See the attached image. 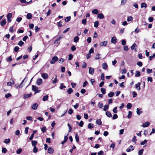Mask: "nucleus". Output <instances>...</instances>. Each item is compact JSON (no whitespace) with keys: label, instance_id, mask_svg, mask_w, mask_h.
<instances>
[{"label":"nucleus","instance_id":"20e7f679","mask_svg":"<svg viewBox=\"0 0 155 155\" xmlns=\"http://www.w3.org/2000/svg\"><path fill=\"white\" fill-rule=\"evenodd\" d=\"M38 105L37 103L33 104L31 106L32 108L34 110H36L37 109Z\"/></svg>","mask_w":155,"mask_h":155},{"label":"nucleus","instance_id":"f257e3e1","mask_svg":"<svg viewBox=\"0 0 155 155\" xmlns=\"http://www.w3.org/2000/svg\"><path fill=\"white\" fill-rule=\"evenodd\" d=\"M52 61H51L50 63L51 64H54L58 60V58L57 56H54L52 58Z\"/></svg>","mask_w":155,"mask_h":155},{"label":"nucleus","instance_id":"c9c22d12","mask_svg":"<svg viewBox=\"0 0 155 155\" xmlns=\"http://www.w3.org/2000/svg\"><path fill=\"white\" fill-rule=\"evenodd\" d=\"M99 22L97 21H95L94 22V27L95 28H97L98 26Z\"/></svg>","mask_w":155,"mask_h":155},{"label":"nucleus","instance_id":"2f4dec72","mask_svg":"<svg viewBox=\"0 0 155 155\" xmlns=\"http://www.w3.org/2000/svg\"><path fill=\"white\" fill-rule=\"evenodd\" d=\"M101 91L103 94H105L106 93L105 89L104 87L101 88Z\"/></svg>","mask_w":155,"mask_h":155},{"label":"nucleus","instance_id":"f8f14e48","mask_svg":"<svg viewBox=\"0 0 155 155\" xmlns=\"http://www.w3.org/2000/svg\"><path fill=\"white\" fill-rule=\"evenodd\" d=\"M97 17L99 19H102L104 18V16L102 13L98 14Z\"/></svg>","mask_w":155,"mask_h":155},{"label":"nucleus","instance_id":"cd10ccee","mask_svg":"<svg viewBox=\"0 0 155 155\" xmlns=\"http://www.w3.org/2000/svg\"><path fill=\"white\" fill-rule=\"evenodd\" d=\"M106 114L108 117H110L112 116L111 113L108 111H107L106 112Z\"/></svg>","mask_w":155,"mask_h":155},{"label":"nucleus","instance_id":"f03ea898","mask_svg":"<svg viewBox=\"0 0 155 155\" xmlns=\"http://www.w3.org/2000/svg\"><path fill=\"white\" fill-rule=\"evenodd\" d=\"M37 85L39 86L42 83V80L41 78L38 79L36 81Z\"/></svg>","mask_w":155,"mask_h":155},{"label":"nucleus","instance_id":"f3484780","mask_svg":"<svg viewBox=\"0 0 155 155\" xmlns=\"http://www.w3.org/2000/svg\"><path fill=\"white\" fill-rule=\"evenodd\" d=\"M96 123L97 124H98L99 125H101L102 124V122L101 119H99L97 120H96Z\"/></svg>","mask_w":155,"mask_h":155},{"label":"nucleus","instance_id":"2eb2a0df","mask_svg":"<svg viewBox=\"0 0 155 155\" xmlns=\"http://www.w3.org/2000/svg\"><path fill=\"white\" fill-rule=\"evenodd\" d=\"M32 15L30 13L27 14L26 15V18L27 19H30L32 18Z\"/></svg>","mask_w":155,"mask_h":155},{"label":"nucleus","instance_id":"5701e85b","mask_svg":"<svg viewBox=\"0 0 155 155\" xmlns=\"http://www.w3.org/2000/svg\"><path fill=\"white\" fill-rule=\"evenodd\" d=\"M31 94L30 93V94H25L24 96V98L26 99L30 97L31 96Z\"/></svg>","mask_w":155,"mask_h":155},{"label":"nucleus","instance_id":"423d86ee","mask_svg":"<svg viewBox=\"0 0 155 155\" xmlns=\"http://www.w3.org/2000/svg\"><path fill=\"white\" fill-rule=\"evenodd\" d=\"M150 123L149 122L147 121L143 124L142 126L143 127H148L150 125Z\"/></svg>","mask_w":155,"mask_h":155},{"label":"nucleus","instance_id":"7c9ffc66","mask_svg":"<svg viewBox=\"0 0 155 155\" xmlns=\"http://www.w3.org/2000/svg\"><path fill=\"white\" fill-rule=\"evenodd\" d=\"M38 89V87L36 86L33 85L32 86V90L34 91H36V90H37V89Z\"/></svg>","mask_w":155,"mask_h":155},{"label":"nucleus","instance_id":"6e6552de","mask_svg":"<svg viewBox=\"0 0 155 155\" xmlns=\"http://www.w3.org/2000/svg\"><path fill=\"white\" fill-rule=\"evenodd\" d=\"M140 83L139 82L137 83V84H135V87L137 89L138 91H140Z\"/></svg>","mask_w":155,"mask_h":155},{"label":"nucleus","instance_id":"58836bf2","mask_svg":"<svg viewBox=\"0 0 155 155\" xmlns=\"http://www.w3.org/2000/svg\"><path fill=\"white\" fill-rule=\"evenodd\" d=\"M137 45L136 44L134 43L131 47V49L132 50H133L134 49L135 47H137Z\"/></svg>","mask_w":155,"mask_h":155},{"label":"nucleus","instance_id":"f704fd0d","mask_svg":"<svg viewBox=\"0 0 155 155\" xmlns=\"http://www.w3.org/2000/svg\"><path fill=\"white\" fill-rule=\"evenodd\" d=\"M114 94V92H110L108 94V95L109 97H113Z\"/></svg>","mask_w":155,"mask_h":155},{"label":"nucleus","instance_id":"6ab92c4d","mask_svg":"<svg viewBox=\"0 0 155 155\" xmlns=\"http://www.w3.org/2000/svg\"><path fill=\"white\" fill-rule=\"evenodd\" d=\"M6 21L5 19L2 20L0 23L1 25L3 26L6 23Z\"/></svg>","mask_w":155,"mask_h":155},{"label":"nucleus","instance_id":"b1692460","mask_svg":"<svg viewBox=\"0 0 155 155\" xmlns=\"http://www.w3.org/2000/svg\"><path fill=\"white\" fill-rule=\"evenodd\" d=\"M109 107V106L108 105H105L104 107V108H103V110L104 111H106Z\"/></svg>","mask_w":155,"mask_h":155},{"label":"nucleus","instance_id":"9d476101","mask_svg":"<svg viewBox=\"0 0 155 155\" xmlns=\"http://www.w3.org/2000/svg\"><path fill=\"white\" fill-rule=\"evenodd\" d=\"M134 150V148L133 147L132 145H130L128 148L126 149V151L127 152H130L131 150Z\"/></svg>","mask_w":155,"mask_h":155},{"label":"nucleus","instance_id":"0eeeda50","mask_svg":"<svg viewBox=\"0 0 155 155\" xmlns=\"http://www.w3.org/2000/svg\"><path fill=\"white\" fill-rule=\"evenodd\" d=\"M94 68L90 67L89 68V73L91 74H93L94 73Z\"/></svg>","mask_w":155,"mask_h":155},{"label":"nucleus","instance_id":"49530a36","mask_svg":"<svg viewBox=\"0 0 155 155\" xmlns=\"http://www.w3.org/2000/svg\"><path fill=\"white\" fill-rule=\"evenodd\" d=\"M38 150V148H37L36 146L34 147L33 150V152L34 153H36L37 152Z\"/></svg>","mask_w":155,"mask_h":155},{"label":"nucleus","instance_id":"1a4fd4ad","mask_svg":"<svg viewBox=\"0 0 155 155\" xmlns=\"http://www.w3.org/2000/svg\"><path fill=\"white\" fill-rule=\"evenodd\" d=\"M107 41H104L102 42H101L100 44V45L101 46H105L107 44Z\"/></svg>","mask_w":155,"mask_h":155},{"label":"nucleus","instance_id":"774afa93","mask_svg":"<svg viewBox=\"0 0 155 155\" xmlns=\"http://www.w3.org/2000/svg\"><path fill=\"white\" fill-rule=\"evenodd\" d=\"M103 107V103H101L100 102L99 103L98 107L100 108H101Z\"/></svg>","mask_w":155,"mask_h":155},{"label":"nucleus","instance_id":"de8ad7c7","mask_svg":"<svg viewBox=\"0 0 155 155\" xmlns=\"http://www.w3.org/2000/svg\"><path fill=\"white\" fill-rule=\"evenodd\" d=\"M22 151V149L21 148H19L16 151V152L18 154H19L21 153Z\"/></svg>","mask_w":155,"mask_h":155},{"label":"nucleus","instance_id":"a211bd4d","mask_svg":"<svg viewBox=\"0 0 155 155\" xmlns=\"http://www.w3.org/2000/svg\"><path fill=\"white\" fill-rule=\"evenodd\" d=\"M102 68L104 69H106L107 67V64L106 63H104L102 65Z\"/></svg>","mask_w":155,"mask_h":155},{"label":"nucleus","instance_id":"e2e57ef3","mask_svg":"<svg viewBox=\"0 0 155 155\" xmlns=\"http://www.w3.org/2000/svg\"><path fill=\"white\" fill-rule=\"evenodd\" d=\"M91 38L90 37H88L87 39V41L89 43L91 42Z\"/></svg>","mask_w":155,"mask_h":155},{"label":"nucleus","instance_id":"aec40b11","mask_svg":"<svg viewBox=\"0 0 155 155\" xmlns=\"http://www.w3.org/2000/svg\"><path fill=\"white\" fill-rule=\"evenodd\" d=\"M140 76V72L138 71H136L135 74V76L136 77H139Z\"/></svg>","mask_w":155,"mask_h":155},{"label":"nucleus","instance_id":"393cba45","mask_svg":"<svg viewBox=\"0 0 155 155\" xmlns=\"http://www.w3.org/2000/svg\"><path fill=\"white\" fill-rule=\"evenodd\" d=\"M92 12L93 14H97L98 13V10L97 9H94L92 11Z\"/></svg>","mask_w":155,"mask_h":155},{"label":"nucleus","instance_id":"864d4df0","mask_svg":"<svg viewBox=\"0 0 155 155\" xmlns=\"http://www.w3.org/2000/svg\"><path fill=\"white\" fill-rule=\"evenodd\" d=\"M41 131H42V132L43 133H45L46 131V127H43L41 128Z\"/></svg>","mask_w":155,"mask_h":155},{"label":"nucleus","instance_id":"bf43d9fd","mask_svg":"<svg viewBox=\"0 0 155 155\" xmlns=\"http://www.w3.org/2000/svg\"><path fill=\"white\" fill-rule=\"evenodd\" d=\"M66 86H63V83H61V84L60 86V88L61 89H62L64 88H65Z\"/></svg>","mask_w":155,"mask_h":155},{"label":"nucleus","instance_id":"e433bc0d","mask_svg":"<svg viewBox=\"0 0 155 155\" xmlns=\"http://www.w3.org/2000/svg\"><path fill=\"white\" fill-rule=\"evenodd\" d=\"M132 116V113L131 111H129L128 112V114L127 115V117L128 118H130Z\"/></svg>","mask_w":155,"mask_h":155},{"label":"nucleus","instance_id":"a18cd8bd","mask_svg":"<svg viewBox=\"0 0 155 155\" xmlns=\"http://www.w3.org/2000/svg\"><path fill=\"white\" fill-rule=\"evenodd\" d=\"M71 19V17L68 16L66 17V19H65V21L66 22H68L70 21Z\"/></svg>","mask_w":155,"mask_h":155},{"label":"nucleus","instance_id":"603ef678","mask_svg":"<svg viewBox=\"0 0 155 155\" xmlns=\"http://www.w3.org/2000/svg\"><path fill=\"white\" fill-rule=\"evenodd\" d=\"M11 96V94L9 93H7L5 94V97L6 98H8Z\"/></svg>","mask_w":155,"mask_h":155},{"label":"nucleus","instance_id":"3c124183","mask_svg":"<svg viewBox=\"0 0 155 155\" xmlns=\"http://www.w3.org/2000/svg\"><path fill=\"white\" fill-rule=\"evenodd\" d=\"M155 58V54H153L152 56H150L149 57V59L150 61L152 60L153 59Z\"/></svg>","mask_w":155,"mask_h":155},{"label":"nucleus","instance_id":"338daca9","mask_svg":"<svg viewBox=\"0 0 155 155\" xmlns=\"http://www.w3.org/2000/svg\"><path fill=\"white\" fill-rule=\"evenodd\" d=\"M84 123L82 120H81L79 124V126L81 127H82L83 126Z\"/></svg>","mask_w":155,"mask_h":155},{"label":"nucleus","instance_id":"ea45409f","mask_svg":"<svg viewBox=\"0 0 155 155\" xmlns=\"http://www.w3.org/2000/svg\"><path fill=\"white\" fill-rule=\"evenodd\" d=\"M141 6L142 8H146L147 5L145 3H142L141 4Z\"/></svg>","mask_w":155,"mask_h":155},{"label":"nucleus","instance_id":"bb28decb","mask_svg":"<svg viewBox=\"0 0 155 155\" xmlns=\"http://www.w3.org/2000/svg\"><path fill=\"white\" fill-rule=\"evenodd\" d=\"M4 142L5 143H8L10 142V139L9 138L6 139L5 140Z\"/></svg>","mask_w":155,"mask_h":155},{"label":"nucleus","instance_id":"a19ab883","mask_svg":"<svg viewBox=\"0 0 155 155\" xmlns=\"http://www.w3.org/2000/svg\"><path fill=\"white\" fill-rule=\"evenodd\" d=\"M6 60L8 62H10L12 60V56H10L8 58H6Z\"/></svg>","mask_w":155,"mask_h":155},{"label":"nucleus","instance_id":"c756f323","mask_svg":"<svg viewBox=\"0 0 155 155\" xmlns=\"http://www.w3.org/2000/svg\"><path fill=\"white\" fill-rule=\"evenodd\" d=\"M79 38L78 36H75L74 38V41L75 42H77L78 41Z\"/></svg>","mask_w":155,"mask_h":155},{"label":"nucleus","instance_id":"8fccbe9b","mask_svg":"<svg viewBox=\"0 0 155 155\" xmlns=\"http://www.w3.org/2000/svg\"><path fill=\"white\" fill-rule=\"evenodd\" d=\"M133 20V18L131 16L128 17L127 18V20L128 21H131Z\"/></svg>","mask_w":155,"mask_h":155},{"label":"nucleus","instance_id":"dca6fc26","mask_svg":"<svg viewBox=\"0 0 155 155\" xmlns=\"http://www.w3.org/2000/svg\"><path fill=\"white\" fill-rule=\"evenodd\" d=\"M75 139L76 140V141L77 143H78L79 142V137L78 135V133H76L75 134Z\"/></svg>","mask_w":155,"mask_h":155},{"label":"nucleus","instance_id":"4c0bfd02","mask_svg":"<svg viewBox=\"0 0 155 155\" xmlns=\"http://www.w3.org/2000/svg\"><path fill=\"white\" fill-rule=\"evenodd\" d=\"M101 58V54H97L95 57V59H98Z\"/></svg>","mask_w":155,"mask_h":155},{"label":"nucleus","instance_id":"37998d69","mask_svg":"<svg viewBox=\"0 0 155 155\" xmlns=\"http://www.w3.org/2000/svg\"><path fill=\"white\" fill-rule=\"evenodd\" d=\"M147 142V140H144L141 142L140 144L141 145H143L146 144Z\"/></svg>","mask_w":155,"mask_h":155},{"label":"nucleus","instance_id":"5fc2aeb1","mask_svg":"<svg viewBox=\"0 0 155 155\" xmlns=\"http://www.w3.org/2000/svg\"><path fill=\"white\" fill-rule=\"evenodd\" d=\"M7 150L5 148V147H4V148H2V152L3 153H5L6 152H7Z\"/></svg>","mask_w":155,"mask_h":155},{"label":"nucleus","instance_id":"ddd939ff","mask_svg":"<svg viewBox=\"0 0 155 155\" xmlns=\"http://www.w3.org/2000/svg\"><path fill=\"white\" fill-rule=\"evenodd\" d=\"M142 113V111L141 109H139V108L137 109V113L138 115H140Z\"/></svg>","mask_w":155,"mask_h":155},{"label":"nucleus","instance_id":"a878e982","mask_svg":"<svg viewBox=\"0 0 155 155\" xmlns=\"http://www.w3.org/2000/svg\"><path fill=\"white\" fill-rule=\"evenodd\" d=\"M73 89L70 88L67 90V92L69 94H70L73 92Z\"/></svg>","mask_w":155,"mask_h":155},{"label":"nucleus","instance_id":"7ed1b4c3","mask_svg":"<svg viewBox=\"0 0 155 155\" xmlns=\"http://www.w3.org/2000/svg\"><path fill=\"white\" fill-rule=\"evenodd\" d=\"M54 152L53 149L51 147H49L48 150V152L50 154H52Z\"/></svg>","mask_w":155,"mask_h":155},{"label":"nucleus","instance_id":"79ce46f5","mask_svg":"<svg viewBox=\"0 0 155 155\" xmlns=\"http://www.w3.org/2000/svg\"><path fill=\"white\" fill-rule=\"evenodd\" d=\"M93 124L91 123H89L88 125V127L89 129H91L93 127Z\"/></svg>","mask_w":155,"mask_h":155},{"label":"nucleus","instance_id":"412c9836","mask_svg":"<svg viewBox=\"0 0 155 155\" xmlns=\"http://www.w3.org/2000/svg\"><path fill=\"white\" fill-rule=\"evenodd\" d=\"M132 105L130 103H128L127 105V109H130L132 107Z\"/></svg>","mask_w":155,"mask_h":155},{"label":"nucleus","instance_id":"052dcab7","mask_svg":"<svg viewBox=\"0 0 155 155\" xmlns=\"http://www.w3.org/2000/svg\"><path fill=\"white\" fill-rule=\"evenodd\" d=\"M117 107H115L113 110V112L114 113H117Z\"/></svg>","mask_w":155,"mask_h":155},{"label":"nucleus","instance_id":"72a5a7b5","mask_svg":"<svg viewBox=\"0 0 155 155\" xmlns=\"http://www.w3.org/2000/svg\"><path fill=\"white\" fill-rule=\"evenodd\" d=\"M51 80L52 81V83L53 84H55L57 82V79L56 78H52Z\"/></svg>","mask_w":155,"mask_h":155},{"label":"nucleus","instance_id":"13d9d810","mask_svg":"<svg viewBox=\"0 0 155 155\" xmlns=\"http://www.w3.org/2000/svg\"><path fill=\"white\" fill-rule=\"evenodd\" d=\"M29 129V127H25V134H27L28 132V129Z\"/></svg>","mask_w":155,"mask_h":155},{"label":"nucleus","instance_id":"680f3d73","mask_svg":"<svg viewBox=\"0 0 155 155\" xmlns=\"http://www.w3.org/2000/svg\"><path fill=\"white\" fill-rule=\"evenodd\" d=\"M19 47L18 46H16L15 47L14 50L15 52H17L19 50Z\"/></svg>","mask_w":155,"mask_h":155},{"label":"nucleus","instance_id":"09e8293b","mask_svg":"<svg viewBox=\"0 0 155 155\" xmlns=\"http://www.w3.org/2000/svg\"><path fill=\"white\" fill-rule=\"evenodd\" d=\"M26 78H25L22 81L20 84L18 86V87H19L21 88L23 86V85L22 84V83L25 80Z\"/></svg>","mask_w":155,"mask_h":155},{"label":"nucleus","instance_id":"4be33fe9","mask_svg":"<svg viewBox=\"0 0 155 155\" xmlns=\"http://www.w3.org/2000/svg\"><path fill=\"white\" fill-rule=\"evenodd\" d=\"M48 98V95H46L43 97L42 100L44 101H46L47 100Z\"/></svg>","mask_w":155,"mask_h":155},{"label":"nucleus","instance_id":"9b49d317","mask_svg":"<svg viewBox=\"0 0 155 155\" xmlns=\"http://www.w3.org/2000/svg\"><path fill=\"white\" fill-rule=\"evenodd\" d=\"M111 42L113 44H115L117 42V39L115 37H113L111 38Z\"/></svg>","mask_w":155,"mask_h":155},{"label":"nucleus","instance_id":"6e6d98bb","mask_svg":"<svg viewBox=\"0 0 155 155\" xmlns=\"http://www.w3.org/2000/svg\"><path fill=\"white\" fill-rule=\"evenodd\" d=\"M12 13H9L7 15V18H11L12 17Z\"/></svg>","mask_w":155,"mask_h":155},{"label":"nucleus","instance_id":"4d7b16f0","mask_svg":"<svg viewBox=\"0 0 155 155\" xmlns=\"http://www.w3.org/2000/svg\"><path fill=\"white\" fill-rule=\"evenodd\" d=\"M64 59L63 58H61L59 60V62L60 63L62 64L64 61Z\"/></svg>","mask_w":155,"mask_h":155},{"label":"nucleus","instance_id":"69168bd1","mask_svg":"<svg viewBox=\"0 0 155 155\" xmlns=\"http://www.w3.org/2000/svg\"><path fill=\"white\" fill-rule=\"evenodd\" d=\"M137 64L140 67H141L142 66L143 64L141 61H138L137 63Z\"/></svg>","mask_w":155,"mask_h":155},{"label":"nucleus","instance_id":"c03bdc74","mask_svg":"<svg viewBox=\"0 0 155 155\" xmlns=\"http://www.w3.org/2000/svg\"><path fill=\"white\" fill-rule=\"evenodd\" d=\"M143 149H142L140 150L139 151H138V154L139 155H142L143 153Z\"/></svg>","mask_w":155,"mask_h":155},{"label":"nucleus","instance_id":"4468645a","mask_svg":"<svg viewBox=\"0 0 155 155\" xmlns=\"http://www.w3.org/2000/svg\"><path fill=\"white\" fill-rule=\"evenodd\" d=\"M68 134L66 136H64V140L61 142V143L62 144H63L65 142H66V141L68 140V138L67 137L68 136Z\"/></svg>","mask_w":155,"mask_h":155},{"label":"nucleus","instance_id":"0e129e2a","mask_svg":"<svg viewBox=\"0 0 155 155\" xmlns=\"http://www.w3.org/2000/svg\"><path fill=\"white\" fill-rule=\"evenodd\" d=\"M86 20L87 19L86 18L83 19L82 20V23L84 25H86L87 23Z\"/></svg>","mask_w":155,"mask_h":155},{"label":"nucleus","instance_id":"c85d7f7f","mask_svg":"<svg viewBox=\"0 0 155 155\" xmlns=\"http://www.w3.org/2000/svg\"><path fill=\"white\" fill-rule=\"evenodd\" d=\"M37 141L35 140H32L31 141V144L34 147L35 146L37 145Z\"/></svg>","mask_w":155,"mask_h":155},{"label":"nucleus","instance_id":"473e14b6","mask_svg":"<svg viewBox=\"0 0 155 155\" xmlns=\"http://www.w3.org/2000/svg\"><path fill=\"white\" fill-rule=\"evenodd\" d=\"M24 44V43L21 40L18 43V45L20 47H21Z\"/></svg>","mask_w":155,"mask_h":155},{"label":"nucleus","instance_id":"39448f33","mask_svg":"<svg viewBox=\"0 0 155 155\" xmlns=\"http://www.w3.org/2000/svg\"><path fill=\"white\" fill-rule=\"evenodd\" d=\"M41 77L45 79H46L48 78V74H47L46 73L42 74L41 75Z\"/></svg>","mask_w":155,"mask_h":155}]
</instances>
